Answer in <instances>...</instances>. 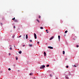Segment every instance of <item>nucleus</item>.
I'll use <instances>...</instances> for the list:
<instances>
[{
    "instance_id": "obj_22",
    "label": "nucleus",
    "mask_w": 79,
    "mask_h": 79,
    "mask_svg": "<svg viewBox=\"0 0 79 79\" xmlns=\"http://www.w3.org/2000/svg\"><path fill=\"white\" fill-rule=\"evenodd\" d=\"M30 42H32V40H30Z\"/></svg>"
},
{
    "instance_id": "obj_18",
    "label": "nucleus",
    "mask_w": 79,
    "mask_h": 79,
    "mask_svg": "<svg viewBox=\"0 0 79 79\" xmlns=\"http://www.w3.org/2000/svg\"><path fill=\"white\" fill-rule=\"evenodd\" d=\"M18 58L17 57V56L16 57V60H18Z\"/></svg>"
},
{
    "instance_id": "obj_27",
    "label": "nucleus",
    "mask_w": 79,
    "mask_h": 79,
    "mask_svg": "<svg viewBox=\"0 0 79 79\" xmlns=\"http://www.w3.org/2000/svg\"><path fill=\"white\" fill-rule=\"evenodd\" d=\"M15 28H16V27H15V26H14V29H15Z\"/></svg>"
},
{
    "instance_id": "obj_34",
    "label": "nucleus",
    "mask_w": 79,
    "mask_h": 79,
    "mask_svg": "<svg viewBox=\"0 0 79 79\" xmlns=\"http://www.w3.org/2000/svg\"><path fill=\"white\" fill-rule=\"evenodd\" d=\"M9 55H11V54L9 53Z\"/></svg>"
},
{
    "instance_id": "obj_19",
    "label": "nucleus",
    "mask_w": 79,
    "mask_h": 79,
    "mask_svg": "<svg viewBox=\"0 0 79 79\" xmlns=\"http://www.w3.org/2000/svg\"><path fill=\"white\" fill-rule=\"evenodd\" d=\"M15 35H13V36H12V38L14 39V38H15Z\"/></svg>"
},
{
    "instance_id": "obj_30",
    "label": "nucleus",
    "mask_w": 79,
    "mask_h": 79,
    "mask_svg": "<svg viewBox=\"0 0 79 79\" xmlns=\"http://www.w3.org/2000/svg\"><path fill=\"white\" fill-rule=\"evenodd\" d=\"M74 67H77V66H76V65H74Z\"/></svg>"
},
{
    "instance_id": "obj_31",
    "label": "nucleus",
    "mask_w": 79,
    "mask_h": 79,
    "mask_svg": "<svg viewBox=\"0 0 79 79\" xmlns=\"http://www.w3.org/2000/svg\"><path fill=\"white\" fill-rule=\"evenodd\" d=\"M40 17H41L40 16H39V18H40Z\"/></svg>"
},
{
    "instance_id": "obj_25",
    "label": "nucleus",
    "mask_w": 79,
    "mask_h": 79,
    "mask_svg": "<svg viewBox=\"0 0 79 79\" xmlns=\"http://www.w3.org/2000/svg\"><path fill=\"white\" fill-rule=\"evenodd\" d=\"M66 68H69V66H66Z\"/></svg>"
},
{
    "instance_id": "obj_40",
    "label": "nucleus",
    "mask_w": 79,
    "mask_h": 79,
    "mask_svg": "<svg viewBox=\"0 0 79 79\" xmlns=\"http://www.w3.org/2000/svg\"><path fill=\"white\" fill-rule=\"evenodd\" d=\"M47 33H48V31H47Z\"/></svg>"
},
{
    "instance_id": "obj_37",
    "label": "nucleus",
    "mask_w": 79,
    "mask_h": 79,
    "mask_svg": "<svg viewBox=\"0 0 79 79\" xmlns=\"http://www.w3.org/2000/svg\"><path fill=\"white\" fill-rule=\"evenodd\" d=\"M21 35H20V36H19V37H21Z\"/></svg>"
},
{
    "instance_id": "obj_7",
    "label": "nucleus",
    "mask_w": 79,
    "mask_h": 79,
    "mask_svg": "<svg viewBox=\"0 0 79 79\" xmlns=\"http://www.w3.org/2000/svg\"><path fill=\"white\" fill-rule=\"evenodd\" d=\"M53 36H52L51 38L50 39V40H52L53 39Z\"/></svg>"
},
{
    "instance_id": "obj_43",
    "label": "nucleus",
    "mask_w": 79,
    "mask_h": 79,
    "mask_svg": "<svg viewBox=\"0 0 79 79\" xmlns=\"http://www.w3.org/2000/svg\"><path fill=\"white\" fill-rule=\"evenodd\" d=\"M65 60H66V59H65Z\"/></svg>"
},
{
    "instance_id": "obj_33",
    "label": "nucleus",
    "mask_w": 79,
    "mask_h": 79,
    "mask_svg": "<svg viewBox=\"0 0 79 79\" xmlns=\"http://www.w3.org/2000/svg\"><path fill=\"white\" fill-rule=\"evenodd\" d=\"M23 47H25V45H23Z\"/></svg>"
},
{
    "instance_id": "obj_15",
    "label": "nucleus",
    "mask_w": 79,
    "mask_h": 79,
    "mask_svg": "<svg viewBox=\"0 0 79 79\" xmlns=\"http://www.w3.org/2000/svg\"><path fill=\"white\" fill-rule=\"evenodd\" d=\"M49 75H50V77H52L53 76V75H52V74H50Z\"/></svg>"
},
{
    "instance_id": "obj_32",
    "label": "nucleus",
    "mask_w": 79,
    "mask_h": 79,
    "mask_svg": "<svg viewBox=\"0 0 79 79\" xmlns=\"http://www.w3.org/2000/svg\"><path fill=\"white\" fill-rule=\"evenodd\" d=\"M61 23H63V21H61Z\"/></svg>"
},
{
    "instance_id": "obj_38",
    "label": "nucleus",
    "mask_w": 79,
    "mask_h": 79,
    "mask_svg": "<svg viewBox=\"0 0 79 79\" xmlns=\"http://www.w3.org/2000/svg\"><path fill=\"white\" fill-rule=\"evenodd\" d=\"M14 47L15 48H16V47H15V46H14Z\"/></svg>"
},
{
    "instance_id": "obj_28",
    "label": "nucleus",
    "mask_w": 79,
    "mask_h": 79,
    "mask_svg": "<svg viewBox=\"0 0 79 79\" xmlns=\"http://www.w3.org/2000/svg\"><path fill=\"white\" fill-rule=\"evenodd\" d=\"M66 79H68V77H66Z\"/></svg>"
},
{
    "instance_id": "obj_21",
    "label": "nucleus",
    "mask_w": 79,
    "mask_h": 79,
    "mask_svg": "<svg viewBox=\"0 0 79 79\" xmlns=\"http://www.w3.org/2000/svg\"><path fill=\"white\" fill-rule=\"evenodd\" d=\"M10 50H12V48H11V47L10 48Z\"/></svg>"
},
{
    "instance_id": "obj_13",
    "label": "nucleus",
    "mask_w": 79,
    "mask_h": 79,
    "mask_svg": "<svg viewBox=\"0 0 79 79\" xmlns=\"http://www.w3.org/2000/svg\"><path fill=\"white\" fill-rule=\"evenodd\" d=\"M63 53L64 55V53H65V52H64V51H63Z\"/></svg>"
},
{
    "instance_id": "obj_16",
    "label": "nucleus",
    "mask_w": 79,
    "mask_h": 79,
    "mask_svg": "<svg viewBox=\"0 0 79 79\" xmlns=\"http://www.w3.org/2000/svg\"><path fill=\"white\" fill-rule=\"evenodd\" d=\"M40 28L41 29H44V27H40Z\"/></svg>"
},
{
    "instance_id": "obj_29",
    "label": "nucleus",
    "mask_w": 79,
    "mask_h": 79,
    "mask_svg": "<svg viewBox=\"0 0 79 79\" xmlns=\"http://www.w3.org/2000/svg\"><path fill=\"white\" fill-rule=\"evenodd\" d=\"M37 44H39V42L38 41L37 42Z\"/></svg>"
},
{
    "instance_id": "obj_10",
    "label": "nucleus",
    "mask_w": 79,
    "mask_h": 79,
    "mask_svg": "<svg viewBox=\"0 0 79 79\" xmlns=\"http://www.w3.org/2000/svg\"><path fill=\"white\" fill-rule=\"evenodd\" d=\"M44 56H46V53L45 52H44Z\"/></svg>"
},
{
    "instance_id": "obj_5",
    "label": "nucleus",
    "mask_w": 79,
    "mask_h": 79,
    "mask_svg": "<svg viewBox=\"0 0 79 79\" xmlns=\"http://www.w3.org/2000/svg\"><path fill=\"white\" fill-rule=\"evenodd\" d=\"M36 21H37V22H38V23H40V21H39V20H38V19H37L36 20Z\"/></svg>"
},
{
    "instance_id": "obj_11",
    "label": "nucleus",
    "mask_w": 79,
    "mask_h": 79,
    "mask_svg": "<svg viewBox=\"0 0 79 79\" xmlns=\"http://www.w3.org/2000/svg\"><path fill=\"white\" fill-rule=\"evenodd\" d=\"M67 32H68V31L66 30V31H65V34H66L67 33Z\"/></svg>"
},
{
    "instance_id": "obj_6",
    "label": "nucleus",
    "mask_w": 79,
    "mask_h": 79,
    "mask_svg": "<svg viewBox=\"0 0 79 79\" xmlns=\"http://www.w3.org/2000/svg\"><path fill=\"white\" fill-rule=\"evenodd\" d=\"M40 69H44V68L42 66H41L40 68Z\"/></svg>"
},
{
    "instance_id": "obj_26",
    "label": "nucleus",
    "mask_w": 79,
    "mask_h": 79,
    "mask_svg": "<svg viewBox=\"0 0 79 79\" xmlns=\"http://www.w3.org/2000/svg\"><path fill=\"white\" fill-rule=\"evenodd\" d=\"M76 47H79V46H78V45H77V46H76Z\"/></svg>"
},
{
    "instance_id": "obj_3",
    "label": "nucleus",
    "mask_w": 79,
    "mask_h": 79,
    "mask_svg": "<svg viewBox=\"0 0 79 79\" xmlns=\"http://www.w3.org/2000/svg\"><path fill=\"white\" fill-rule=\"evenodd\" d=\"M18 22H19L18 20L17 19L15 20V23H18Z\"/></svg>"
},
{
    "instance_id": "obj_8",
    "label": "nucleus",
    "mask_w": 79,
    "mask_h": 79,
    "mask_svg": "<svg viewBox=\"0 0 79 79\" xmlns=\"http://www.w3.org/2000/svg\"><path fill=\"white\" fill-rule=\"evenodd\" d=\"M28 37V36H27V34L26 35V39H27Z\"/></svg>"
},
{
    "instance_id": "obj_42",
    "label": "nucleus",
    "mask_w": 79,
    "mask_h": 79,
    "mask_svg": "<svg viewBox=\"0 0 79 79\" xmlns=\"http://www.w3.org/2000/svg\"><path fill=\"white\" fill-rule=\"evenodd\" d=\"M65 60H66V59H65Z\"/></svg>"
},
{
    "instance_id": "obj_9",
    "label": "nucleus",
    "mask_w": 79,
    "mask_h": 79,
    "mask_svg": "<svg viewBox=\"0 0 79 79\" xmlns=\"http://www.w3.org/2000/svg\"><path fill=\"white\" fill-rule=\"evenodd\" d=\"M19 53L21 54V53H22V52L21 51H20L19 52Z\"/></svg>"
},
{
    "instance_id": "obj_41",
    "label": "nucleus",
    "mask_w": 79,
    "mask_h": 79,
    "mask_svg": "<svg viewBox=\"0 0 79 79\" xmlns=\"http://www.w3.org/2000/svg\"><path fill=\"white\" fill-rule=\"evenodd\" d=\"M10 47H11V45H10Z\"/></svg>"
},
{
    "instance_id": "obj_39",
    "label": "nucleus",
    "mask_w": 79,
    "mask_h": 79,
    "mask_svg": "<svg viewBox=\"0 0 79 79\" xmlns=\"http://www.w3.org/2000/svg\"><path fill=\"white\" fill-rule=\"evenodd\" d=\"M1 25H2V23H1Z\"/></svg>"
},
{
    "instance_id": "obj_36",
    "label": "nucleus",
    "mask_w": 79,
    "mask_h": 79,
    "mask_svg": "<svg viewBox=\"0 0 79 79\" xmlns=\"http://www.w3.org/2000/svg\"><path fill=\"white\" fill-rule=\"evenodd\" d=\"M46 32L48 31V30H46Z\"/></svg>"
},
{
    "instance_id": "obj_14",
    "label": "nucleus",
    "mask_w": 79,
    "mask_h": 79,
    "mask_svg": "<svg viewBox=\"0 0 79 79\" xmlns=\"http://www.w3.org/2000/svg\"><path fill=\"white\" fill-rule=\"evenodd\" d=\"M49 64H48L46 65V67H49Z\"/></svg>"
},
{
    "instance_id": "obj_23",
    "label": "nucleus",
    "mask_w": 79,
    "mask_h": 79,
    "mask_svg": "<svg viewBox=\"0 0 79 79\" xmlns=\"http://www.w3.org/2000/svg\"><path fill=\"white\" fill-rule=\"evenodd\" d=\"M8 70H9V71H11V69L9 68L8 69Z\"/></svg>"
},
{
    "instance_id": "obj_35",
    "label": "nucleus",
    "mask_w": 79,
    "mask_h": 79,
    "mask_svg": "<svg viewBox=\"0 0 79 79\" xmlns=\"http://www.w3.org/2000/svg\"><path fill=\"white\" fill-rule=\"evenodd\" d=\"M56 79H58V77H56Z\"/></svg>"
},
{
    "instance_id": "obj_20",
    "label": "nucleus",
    "mask_w": 79,
    "mask_h": 79,
    "mask_svg": "<svg viewBox=\"0 0 79 79\" xmlns=\"http://www.w3.org/2000/svg\"><path fill=\"white\" fill-rule=\"evenodd\" d=\"M29 46L30 47H32V44H30Z\"/></svg>"
},
{
    "instance_id": "obj_1",
    "label": "nucleus",
    "mask_w": 79,
    "mask_h": 79,
    "mask_svg": "<svg viewBox=\"0 0 79 79\" xmlns=\"http://www.w3.org/2000/svg\"><path fill=\"white\" fill-rule=\"evenodd\" d=\"M34 36L35 39H37V35H36V34H35V33H34Z\"/></svg>"
},
{
    "instance_id": "obj_2",
    "label": "nucleus",
    "mask_w": 79,
    "mask_h": 79,
    "mask_svg": "<svg viewBox=\"0 0 79 79\" xmlns=\"http://www.w3.org/2000/svg\"><path fill=\"white\" fill-rule=\"evenodd\" d=\"M48 48H50V49H53V47H52L51 46H48Z\"/></svg>"
},
{
    "instance_id": "obj_24",
    "label": "nucleus",
    "mask_w": 79,
    "mask_h": 79,
    "mask_svg": "<svg viewBox=\"0 0 79 79\" xmlns=\"http://www.w3.org/2000/svg\"><path fill=\"white\" fill-rule=\"evenodd\" d=\"M12 19L13 20H15V18H14L13 19Z\"/></svg>"
},
{
    "instance_id": "obj_12",
    "label": "nucleus",
    "mask_w": 79,
    "mask_h": 79,
    "mask_svg": "<svg viewBox=\"0 0 79 79\" xmlns=\"http://www.w3.org/2000/svg\"><path fill=\"white\" fill-rule=\"evenodd\" d=\"M42 67H43V68H45V66L44 65H42Z\"/></svg>"
},
{
    "instance_id": "obj_4",
    "label": "nucleus",
    "mask_w": 79,
    "mask_h": 79,
    "mask_svg": "<svg viewBox=\"0 0 79 79\" xmlns=\"http://www.w3.org/2000/svg\"><path fill=\"white\" fill-rule=\"evenodd\" d=\"M58 39H59V41H60V36L59 35L58 36Z\"/></svg>"
},
{
    "instance_id": "obj_17",
    "label": "nucleus",
    "mask_w": 79,
    "mask_h": 79,
    "mask_svg": "<svg viewBox=\"0 0 79 79\" xmlns=\"http://www.w3.org/2000/svg\"><path fill=\"white\" fill-rule=\"evenodd\" d=\"M33 74V73H30V76H31V75H32Z\"/></svg>"
}]
</instances>
